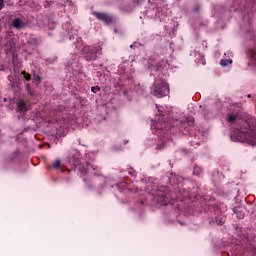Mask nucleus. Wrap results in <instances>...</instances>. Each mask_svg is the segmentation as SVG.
<instances>
[{
    "instance_id": "nucleus-1",
    "label": "nucleus",
    "mask_w": 256,
    "mask_h": 256,
    "mask_svg": "<svg viewBox=\"0 0 256 256\" xmlns=\"http://www.w3.org/2000/svg\"><path fill=\"white\" fill-rule=\"evenodd\" d=\"M153 95L155 97H167L169 95V84L165 80H158L154 84Z\"/></svg>"
},
{
    "instance_id": "nucleus-2",
    "label": "nucleus",
    "mask_w": 256,
    "mask_h": 256,
    "mask_svg": "<svg viewBox=\"0 0 256 256\" xmlns=\"http://www.w3.org/2000/svg\"><path fill=\"white\" fill-rule=\"evenodd\" d=\"M93 15L98 19V21H103L106 25L113 23V17L106 13L94 12Z\"/></svg>"
},
{
    "instance_id": "nucleus-3",
    "label": "nucleus",
    "mask_w": 256,
    "mask_h": 256,
    "mask_svg": "<svg viewBox=\"0 0 256 256\" xmlns=\"http://www.w3.org/2000/svg\"><path fill=\"white\" fill-rule=\"evenodd\" d=\"M17 108L20 113H25V111H29V109H31V103L26 102L25 100H19Z\"/></svg>"
},
{
    "instance_id": "nucleus-4",
    "label": "nucleus",
    "mask_w": 256,
    "mask_h": 256,
    "mask_svg": "<svg viewBox=\"0 0 256 256\" xmlns=\"http://www.w3.org/2000/svg\"><path fill=\"white\" fill-rule=\"evenodd\" d=\"M12 25L15 29H22L25 23L21 19L16 18L13 20Z\"/></svg>"
},
{
    "instance_id": "nucleus-5",
    "label": "nucleus",
    "mask_w": 256,
    "mask_h": 256,
    "mask_svg": "<svg viewBox=\"0 0 256 256\" xmlns=\"http://www.w3.org/2000/svg\"><path fill=\"white\" fill-rule=\"evenodd\" d=\"M227 121H228V123H233V122L237 121V116H235V115H229V116L227 117Z\"/></svg>"
},
{
    "instance_id": "nucleus-6",
    "label": "nucleus",
    "mask_w": 256,
    "mask_h": 256,
    "mask_svg": "<svg viewBox=\"0 0 256 256\" xmlns=\"http://www.w3.org/2000/svg\"><path fill=\"white\" fill-rule=\"evenodd\" d=\"M22 75L26 81H31V74L27 73L26 71H22Z\"/></svg>"
},
{
    "instance_id": "nucleus-7",
    "label": "nucleus",
    "mask_w": 256,
    "mask_h": 256,
    "mask_svg": "<svg viewBox=\"0 0 256 256\" xmlns=\"http://www.w3.org/2000/svg\"><path fill=\"white\" fill-rule=\"evenodd\" d=\"M60 165H61V161H60V160H56V161L53 163L54 169H59Z\"/></svg>"
},
{
    "instance_id": "nucleus-8",
    "label": "nucleus",
    "mask_w": 256,
    "mask_h": 256,
    "mask_svg": "<svg viewBox=\"0 0 256 256\" xmlns=\"http://www.w3.org/2000/svg\"><path fill=\"white\" fill-rule=\"evenodd\" d=\"M250 145H256V135L253 136L251 140H249Z\"/></svg>"
},
{
    "instance_id": "nucleus-9",
    "label": "nucleus",
    "mask_w": 256,
    "mask_h": 256,
    "mask_svg": "<svg viewBox=\"0 0 256 256\" xmlns=\"http://www.w3.org/2000/svg\"><path fill=\"white\" fill-rule=\"evenodd\" d=\"M91 91H92V93H98V91H100V89H99V87L94 86L91 88Z\"/></svg>"
},
{
    "instance_id": "nucleus-10",
    "label": "nucleus",
    "mask_w": 256,
    "mask_h": 256,
    "mask_svg": "<svg viewBox=\"0 0 256 256\" xmlns=\"http://www.w3.org/2000/svg\"><path fill=\"white\" fill-rule=\"evenodd\" d=\"M251 57H252V59H254V61H256V49L254 51H252Z\"/></svg>"
},
{
    "instance_id": "nucleus-11",
    "label": "nucleus",
    "mask_w": 256,
    "mask_h": 256,
    "mask_svg": "<svg viewBox=\"0 0 256 256\" xmlns=\"http://www.w3.org/2000/svg\"><path fill=\"white\" fill-rule=\"evenodd\" d=\"M34 81H41V77H39L38 75H34Z\"/></svg>"
},
{
    "instance_id": "nucleus-12",
    "label": "nucleus",
    "mask_w": 256,
    "mask_h": 256,
    "mask_svg": "<svg viewBox=\"0 0 256 256\" xmlns=\"http://www.w3.org/2000/svg\"><path fill=\"white\" fill-rule=\"evenodd\" d=\"M5 7V4H3V0H0V11Z\"/></svg>"
},
{
    "instance_id": "nucleus-13",
    "label": "nucleus",
    "mask_w": 256,
    "mask_h": 256,
    "mask_svg": "<svg viewBox=\"0 0 256 256\" xmlns=\"http://www.w3.org/2000/svg\"><path fill=\"white\" fill-rule=\"evenodd\" d=\"M220 64L223 66L227 65V63H224L223 61H221Z\"/></svg>"
},
{
    "instance_id": "nucleus-14",
    "label": "nucleus",
    "mask_w": 256,
    "mask_h": 256,
    "mask_svg": "<svg viewBox=\"0 0 256 256\" xmlns=\"http://www.w3.org/2000/svg\"><path fill=\"white\" fill-rule=\"evenodd\" d=\"M160 129H165V127H161Z\"/></svg>"
}]
</instances>
